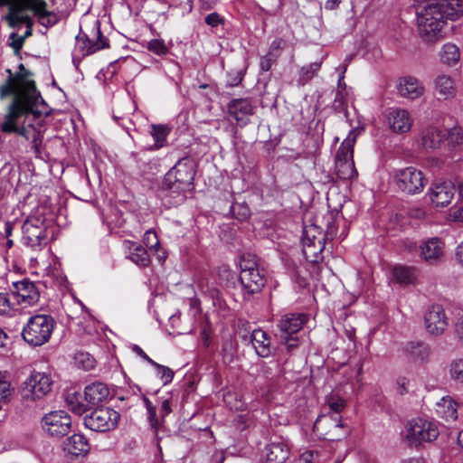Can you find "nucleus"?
I'll use <instances>...</instances> for the list:
<instances>
[{
  "label": "nucleus",
  "instance_id": "nucleus-1",
  "mask_svg": "<svg viewBox=\"0 0 463 463\" xmlns=\"http://www.w3.org/2000/svg\"><path fill=\"white\" fill-rule=\"evenodd\" d=\"M417 14L420 37L427 43H434L445 36L448 21H455L463 15V0L428 3Z\"/></svg>",
  "mask_w": 463,
  "mask_h": 463
},
{
  "label": "nucleus",
  "instance_id": "nucleus-2",
  "mask_svg": "<svg viewBox=\"0 0 463 463\" xmlns=\"http://www.w3.org/2000/svg\"><path fill=\"white\" fill-rule=\"evenodd\" d=\"M5 80L0 84V99L12 97L11 100L19 99L23 103H41L44 100L37 90L35 82L30 79L33 75L27 69L23 72L13 73L10 69Z\"/></svg>",
  "mask_w": 463,
  "mask_h": 463
},
{
  "label": "nucleus",
  "instance_id": "nucleus-3",
  "mask_svg": "<svg viewBox=\"0 0 463 463\" xmlns=\"http://www.w3.org/2000/svg\"><path fill=\"white\" fill-rule=\"evenodd\" d=\"M195 175L194 164L189 159L179 160L176 165L165 175L162 189L169 194H176L179 197L177 203L184 198V193L194 189Z\"/></svg>",
  "mask_w": 463,
  "mask_h": 463
},
{
  "label": "nucleus",
  "instance_id": "nucleus-4",
  "mask_svg": "<svg viewBox=\"0 0 463 463\" xmlns=\"http://www.w3.org/2000/svg\"><path fill=\"white\" fill-rule=\"evenodd\" d=\"M40 103H23L19 99L11 100L5 109L3 121L0 124V131L5 134H17L26 139H29L28 128L19 126L21 118L33 114L39 117L42 112L37 107Z\"/></svg>",
  "mask_w": 463,
  "mask_h": 463
},
{
  "label": "nucleus",
  "instance_id": "nucleus-5",
  "mask_svg": "<svg viewBox=\"0 0 463 463\" xmlns=\"http://www.w3.org/2000/svg\"><path fill=\"white\" fill-rule=\"evenodd\" d=\"M240 281L243 288V298H249L260 293L265 287L266 271L260 267L255 255H243L240 262Z\"/></svg>",
  "mask_w": 463,
  "mask_h": 463
},
{
  "label": "nucleus",
  "instance_id": "nucleus-6",
  "mask_svg": "<svg viewBox=\"0 0 463 463\" xmlns=\"http://www.w3.org/2000/svg\"><path fill=\"white\" fill-rule=\"evenodd\" d=\"M55 326L54 319L48 315L32 317L22 331L24 340L33 346H41L47 343Z\"/></svg>",
  "mask_w": 463,
  "mask_h": 463
},
{
  "label": "nucleus",
  "instance_id": "nucleus-7",
  "mask_svg": "<svg viewBox=\"0 0 463 463\" xmlns=\"http://www.w3.org/2000/svg\"><path fill=\"white\" fill-rule=\"evenodd\" d=\"M439 434L434 423L421 418L413 419L406 425L405 437L411 446L418 447L423 442H431Z\"/></svg>",
  "mask_w": 463,
  "mask_h": 463
},
{
  "label": "nucleus",
  "instance_id": "nucleus-8",
  "mask_svg": "<svg viewBox=\"0 0 463 463\" xmlns=\"http://www.w3.org/2000/svg\"><path fill=\"white\" fill-rule=\"evenodd\" d=\"M52 386L50 375L33 372L21 385V396L23 401H35L47 395Z\"/></svg>",
  "mask_w": 463,
  "mask_h": 463
},
{
  "label": "nucleus",
  "instance_id": "nucleus-9",
  "mask_svg": "<svg viewBox=\"0 0 463 463\" xmlns=\"http://www.w3.org/2000/svg\"><path fill=\"white\" fill-rule=\"evenodd\" d=\"M394 180L398 189L406 194H419L425 185L422 172L412 166L397 170Z\"/></svg>",
  "mask_w": 463,
  "mask_h": 463
},
{
  "label": "nucleus",
  "instance_id": "nucleus-10",
  "mask_svg": "<svg viewBox=\"0 0 463 463\" xmlns=\"http://www.w3.org/2000/svg\"><path fill=\"white\" fill-rule=\"evenodd\" d=\"M119 418V413L115 410L100 407L84 418V424L91 430L104 432L115 429Z\"/></svg>",
  "mask_w": 463,
  "mask_h": 463
},
{
  "label": "nucleus",
  "instance_id": "nucleus-11",
  "mask_svg": "<svg viewBox=\"0 0 463 463\" xmlns=\"http://www.w3.org/2000/svg\"><path fill=\"white\" fill-rule=\"evenodd\" d=\"M42 426L48 435L60 439L70 432L71 419L64 411H54L43 417Z\"/></svg>",
  "mask_w": 463,
  "mask_h": 463
},
{
  "label": "nucleus",
  "instance_id": "nucleus-12",
  "mask_svg": "<svg viewBox=\"0 0 463 463\" xmlns=\"http://www.w3.org/2000/svg\"><path fill=\"white\" fill-rule=\"evenodd\" d=\"M23 238L30 247H37L46 240L47 231L43 216H29L23 224Z\"/></svg>",
  "mask_w": 463,
  "mask_h": 463
},
{
  "label": "nucleus",
  "instance_id": "nucleus-13",
  "mask_svg": "<svg viewBox=\"0 0 463 463\" xmlns=\"http://www.w3.org/2000/svg\"><path fill=\"white\" fill-rule=\"evenodd\" d=\"M12 290L13 300L24 307L35 305L40 298V292L34 283L28 279L14 282Z\"/></svg>",
  "mask_w": 463,
  "mask_h": 463
},
{
  "label": "nucleus",
  "instance_id": "nucleus-14",
  "mask_svg": "<svg viewBox=\"0 0 463 463\" xmlns=\"http://www.w3.org/2000/svg\"><path fill=\"white\" fill-rule=\"evenodd\" d=\"M425 326L429 334L438 336L442 335L448 326V318L440 305H432L424 317Z\"/></svg>",
  "mask_w": 463,
  "mask_h": 463
},
{
  "label": "nucleus",
  "instance_id": "nucleus-15",
  "mask_svg": "<svg viewBox=\"0 0 463 463\" xmlns=\"http://www.w3.org/2000/svg\"><path fill=\"white\" fill-rule=\"evenodd\" d=\"M307 316L305 314H286L279 321L280 338H288V335H296L307 322Z\"/></svg>",
  "mask_w": 463,
  "mask_h": 463
},
{
  "label": "nucleus",
  "instance_id": "nucleus-16",
  "mask_svg": "<svg viewBox=\"0 0 463 463\" xmlns=\"http://www.w3.org/2000/svg\"><path fill=\"white\" fill-rule=\"evenodd\" d=\"M455 186L451 182H438L430 188V200L436 206L444 207L454 197Z\"/></svg>",
  "mask_w": 463,
  "mask_h": 463
},
{
  "label": "nucleus",
  "instance_id": "nucleus-17",
  "mask_svg": "<svg viewBox=\"0 0 463 463\" xmlns=\"http://www.w3.org/2000/svg\"><path fill=\"white\" fill-rule=\"evenodd\" d=\"M444 242L438 237L428 239L420 245L421 258L430 263L438 262L444 254Z\"/></svg>",
  "mask_w": 463,
  "mask_h": 463
},
{
  "label": "nucleus",
  "instance_id": "nucleus-18",
  "mask_svg": "<svg viewBox=\"0 0 463 463\" xmlns=\"http://www.w3.org/2000/svg\"><path fill=\"white\" fill-rule=\"evenodd\" d=\"M63 451L70 457L86 456L90 449L88 439L81 434H73L63 442Z\"/></svg>",
  "mask_w": 463,
  "mask_h": 463
},
{
  "label": "nucleus",
  "instance_id": "nucleus-19",
  "mask_svg": "<svg viewBox=\"0 0 463 463\" xmlns=\"http://www.w3.org/2000/svg\"><path fill=\"white\" fill-rule=\"evenodd\" d=\"M405 356L418 364L428 362L430 355V348L429 345L421 341H411L403 347Z\"/></svg>",
  "mask_w": 463,
  "mask_h": 463
},
{
  "label": "nucleus",
  "instance_id": "nucleus-20",
  "mask_svg": "<svg viewBox=\"0 0 463 463\" xmlns=\"http://www.w3.org/2000/svg\"><path fill=\"white\" fill-rule=\"evenodd\" d=\"M109 396V389L107 384L101 382H95L85 387L84 401L88 407L104 402Z\"/></svg>",
  "mask_w": 463,
  "mask_h": 463
},
{
  "label": "nucleus",
  "instance_id": "nucleus-21",
  "mask_svg": "<svg viewBox=\"0 0 463 463\" xmlns=\"http://www.w3.org/2000/svg\"><path fill=\"white\" fill-rule=\"evenodd\" d=\"M388 122L393 132L402 134L411 129L412 121L407 110L396 109L389 113Z\"/></svg>",
  "mask_w": 463,
  "mask_h": 463
},
{
  "label": "nucleus",
  "instance_id": "nucleus-22",
  "mask_svg": "<svg viewBox=\"0 0 463 463\" xmlns=\"http://www.w3.org/2000/svg\"><path fill=\"white\" fill-rule=\"evenodd\" d=\"M399 93L402 97L415 99L423 95L424 87L415 77L406 76L400 80Z\"/></svg>",
  "mask_w": 463,
  "mask_h": 463
},
{
  "label": "nucleus",
  "instance_id": "nucleus-23",
  "mask_svg": "<svg viewBox=\"0 0 463 463\" xmlns=\"http://www.w3.org/2000/svg\"><path fill=\"white\" fill-rule=\"evenodd\" d=\"M227 109L229 115L237 122L253 114V106L249 99H234L228 103Z\"/></svg>",
  "mask_w": 463,
  "mask_h": 463
},
{
  "label": "nucleus",
  "instance_id": "nucleus-24",
  "mask_svg": "<svg viewBox=\"0 0 463 463\" xmlns=\"http://www.w3.org/2000/svg\"><path fill=\"white\" fill-rule=\"evenodd\" d=\"M289 457V448L283 441H273L266 447L265 463H284Z\"/></svg>",
  "mask_w": 463,
  "mask_h": 463
},
{
  "label": "nucleus",
  "instance_id": "nucleus-25",
  "mask_svg": "<svg viewBox=\"0 0 463 463\" xmlns=\"http://www.w3.org/2000/svg\"><path fill=\"white\" fill-rule=\"evenodd\" d=\"M251 342L256 353L260 357H269L273 353L270 338L266 332L261 329H255L251 333Z\"/></svg>",
  "mask_w": 463,
  "mask_h": 463
},
{
  "label": "nucleus",
  "instance_id": "nucleus-26",
  "mask_svg": "<svg viewBox=\"0 0 463 463\" xmlns=\"http://www.w3.org/2000/svg\"><path fill=\"white\" fill-rule=\"evenodd\" d=\"M446 134L435 127H428L421 132V145L425 149L436 150L445 140Z\"/></svg>",
  "mask_w": 463,
  "mask_h": 463
},
{
  "label": "nucleus",
  "instance_id": "nucleus-27",
  "mask_svg": "<svg viewBox=\"0 0 463 463\" xmlns=\"http://www.w3.org/2000/svg\"><path fill=\"white\" fill-rule=\"evenodd\" d=\"M435 91L440 99H449L456 95L454 80L446 74H439L434 80Z\"/></svg>",
  "mask_w": 463,
  "mask_h": 463
},
{
  "label": "nucleus",
  "instance_id": "nucleus-28",
  "mask_svg": "<svg viewBox=\"0 0 463 463\" xmlns=\"http://www.w3.org/2000/svg\"><path fill=\"white\" fill-rule=\"evenodd\" d=\"M123 245L129 250V259L134 263L141 267H147L150 264V257L142 245L131 241H125Z\"/></svg>",
  "mask_w": 463,
  "mask_h": 463
},
{
  "label": "nucleus",
  "instance_id": "nucleus-29",
  "mask_svg": "<svg viewBox=\"0 0 463 463\" xmlns=\"http://www.w3.org/2000/svg\"><path fill=\"white\" fill-rule=\"evenodd\" d=\"M326 242H321V241H317V243H313V245L307 242L302 243V251L306 260L311 263H319L322 261L324 259L323 251Z\"/></svg>",
  "mask_w": 463,
  "mask_h": 463
},
{
  "label": "nucleus",
  "instance_id": "nucleus-30",
  "mask_svg": "<svg viewBox=\"0 0 463 463\" xmlns=\"http://www.w3.org/2000/svg\"><path fill=\"white\" fill-rule=\"evenodd\" d=\"M65 402L69 409L78 415L83 414L89 409L86 402H82L80 392L76 391H68L65 396Z\"/></svg>",
  "mask_w": 463,
  "mask_h": 463
},
{
  "label": "nucleus",
  "instance_id": "nucleus-31",
  "mask_svg": "<svg viewBox=\"0 0 463 463\" xmlns=\"http://www.w3.org/2000/svg\"><path fill=\"white\" fill-rule=\"evenodd\" d=\"M317 241H321V242L326 241V235L324 234V231L317 224L305 226L301 236V242H307L313 245Z\"/></svg>",
  "mask_w": 463,
  "mask_h": 463
},
{
  "label": "nucleus",
  "instance_id": "nucleus-32",
  "mask_svg": "<svg viewBox=\"0 0 463 463\" xmlns=\"http://www.w3.org/2000/svg\"><path fill=\"white\" fill-rule=\"evenodd\" d=\"M439 58L444 64L449 66L455 65L460 59L459 49L453 43H446L439 52Z\"/></svg>",
  "mask_w": 463,
  "mask_h": 463
},
{
  "label": "nucleus",
  "instance_id": "nucleus-33",
  "mask_svg": "<svg viewBox=\"0 0 463 463\" xmlns=\"http://www.w3.org/2000/svg\"><path fill=\"white\" fill-rule=\"evenodd\" d=\"M335 172L342 180H352L357 176L354 160L335 162Z\"/></svg>",
  "mask_w": 463,
  "mask_h": 463
},
{
  "label": "nucleus",
  "instance_id": "nucleus-34",
  "mask_svg": "<svg viewBox=\"0 0 463 463\" xmlns=\"http://www.w3.org/2000/svg\"><path fill=\"white\" fill-rule=\"evenodd\" d=\"M393 277L402 285L412 284L416 279L414 269L406 266H396L393 269Z\"/></svg>",
  "mask_w": 463,
  "mask_h": 463
},
{
  "label": "nucleus",
  "instance_id": "nucleus-35",
  "mask_svg": "<svg viewBox=\"0 0 463 463\" xmlns=\"http://www.w3.org/2000/svg\"><path fill=\"white\" fill-rule=\"evenodd\" d=\"M354 138L347 137L340 145L336 154L335 162L353 160Z\"/></svg>",
  "mask_w": 463,
  "mask_h": 463
},
{
  "label": "nucleus",
  "instance_id": "nucleus-36",
  "mask_svg": "<svg viewBox=\"0 0 463 463\" xmlns=\"http://www.w3.org/2000/svg\"><path fill=\"white\" fill-rule=\"evenodd\" d=\"M449 373L450 379L457 383H463V358H458L449 364Z\"/></svg>",
  "mask_w": 463,
  "mask_h": 463
},
{
  "label": "nucleus",
  "instance_id": "nucleus-37",
  "mask_svg": "<svg viewBox=\"0 0 463 463\" xmlns=\"http://www.w3.org/2000/svg\"><path fill=\"white\" fill-rule=\"evenodd\" d=\"M14 394V388L12 387L10 382L0 379V410L3 408V404H7L11 402Z\"/></svg>",
  "mask_w": 463,
  "mask_h": 463
},
{
  "label": "nucleus",
  "instance_id": "nucleus-38",
  "mask_svg": "<svg viewBox=\"0 0 463 463\" xmlns=\"http://www.w3.org/2000/svg\"><path fill=\"white\" fill-rule=\"evenodd\" d=\"M245 67L243 65L236 68H230L227 71V85L230 87L238 86L243 79Z\"/></svg>",
  "mask_w": 463,
  "mask_h": 463
},
{
  "label": "nucleus",
  "instance_id": "nucleus-39",
  "mask_svg": "<svg viewBox=\"0 0 463 463\" xmlns=\"http://www.w3.org/2000/svg\"><path fill=\"white\" fill-rule=\"evenodd\" d=\"M443 413L447 420H456L458 419L457 403L450 398L442 399Z\"/></svg>",
  "mask_w": 463,
  "mask_h": 463
},
{
  "label": "nucleus",
  "instance_id": "nucleus-40",
  "mask_svg": "<svg viewBox=\"0 0 463 463\" xmlns=\"http://www.w3.org/2000/svg\"><path fill=\"white\" fill-rule=\"evenodd\" d=\"M322 61L312 62L307 66H303L300 70V79L303 81L310 80L320 70Z\"/></svg>",
  "mask_w": 463,
  "mask_h": 463
},
{
  "label": "nucleus",
  "instance_id": "nucleus-41",
  "mask_svg": "<svg viewBox=\"0 0 463 463\" xmlns=\"http://www.w3.org/2000/svg\"><path fill=\"white\" fill-rule=\"evenodd\" d=\"M75 362L84 370H90L95 367V359L88 353L79 352L75 354Z\"/></svg>",
  "mask_w": 463,
  "mask_h": 463
},
{
  "label": "nucleus",
  "instance_id": "nucleus-42",
  "mask_svg": "<svg viewBox=\"0 0 463 463\" xmlns=\"http://www.w3.org/2000/svg\"><path fill=\"white\" fill-rule=\"evenodd\" d=\"M97 36L98 39L96 42H91L88 39L87 54L94 53L95 52L109 46L107 40L102 36L99 29L97 31Z\"/></svg>",
  "mask_w": 463,
  "mask_h": 463
},
{
  "label": "nucleus",
  "instance_id": "nucleus-43",
  "mask_svg": "<svg viewBox=\"0 0 463 463\" xmlns=\"http://www.w3.org/2000/svg\"><path fill=\"white\" fill-rule=\"evenodd\" d=\"M233 216L239 221H246L250 216V210L246 203H233L231 207Z\"/></svg>",
  "mask_w": 463,
  "mask_h": 463
},
{
  "label": "nucleus",
  "instance_id": "nucleus-44",
  "mask_svg": "<svg viewBox=\"0 0 463 463\" xmlns=\"http://www.w3.org/2000/svg\"><path fill=\"white\" fill-rule=\"evenodd\" d=\"M16 302L13 300L12 294L0 293V314H8L14 309Z\"/></svg>",
  "mask_w": 463,
  "mask_h": 463
},
{
  "label": "nucleus",
  "instance_id": "nucleus-45",
  "mask_svg": "<svg viewBox=\"0 0 463 463\" xmlns=\"http://www.w3.org/2000/svg\"><path fill=\"white\" fill-rule=\"evenodd\" d=\"M28 128H33V133L32 136V147L36 155V156H41V146L43 144V134L40 128H33V125L29 124Z\"/></svg>",
  "mask_w": 463,
  "mask_h": 463
},
{
  "label": "nucleus",
  "instance_id": "nucleus-46",
  "mask_svg": "<svg viewBox=\"0 0 463 463\" xmlns=\"http://www.w3.org/2000/svg\"><path fill=\"white\" fill-rule=\"evenodd\" d=\"M144 402L147 410L150 425L152 428L156 430L160 425L159 420L156 417V409L152 405L151 402L146 397L144 398Z\"/></svg>",
  "mask_w": 463,
  "mask_h": 463
},
{
  "label": "nucleus",
  "instance_id": "nucleus-47",
  "mask_svg": "<svg viewBox=\"0 0 463 463\" xmlns=\"http://www.w3.org/2000/svg\"><path fill=\"white\" fill-rule=\"evenodd\" d=\"M152 365L158 371V373L160 374V378L164 382V384H167L170 382H172L175 375L172 369L165 365H161L156 362H154Z\"/></svg>",
  "mask_w": 463,
  "mask_h": 463
},
{
  "label": "nucleus",
  "instance_id": "nucleus-48",
  "mask_svg": "<svg viewBox=\"0 0 463 463\" xmlns=\"http://www.w3.org/2000/svg\"><path fill=\"white\" fill-rule=\"evenodd\" d=\"M147 49L157 55H164L168 52L164 41L159 39H153L148 42Z\"/></svg>",
  "mask_w": 463,
  "mask_h": 463
},
{
  "label": "nucleus",
  "instance_id": "nucleus-49",
  "mask_svg": "<svg viewBox=\"0 0 463 463\" xmlns=\"http://www.w3.org/2000/svg\"><path fill=\"white\" fill-rule=\"evenodd\" d=\"M168 134L167 128L163 125H152L151 135L158 144V146H162V142L165 139Z\"/></svg>",
  "mask_w": 463,
  "mask_h": 463
},
{
  "label": "nucleus",
  "instance_id": "nucleus-50",
  "mask_svg": "<svg viewBox=\"0 0 463 463\" xmlns=\"http://www.w3.org/2000/svg\"><path fill=\"white\" fill-rule=\"evenodd\" d=\"M448 139L454 146L463 144V129L460 127H454L448 132Z\"/></svg>",
  "mask_w": 463,
  "mask_h": 463
},
{
  "label": "nucleus",
  "instance_id": "nucleus-51",
  "mask_svg": "<svg viewBox=\"0 0 463 463\" xmlns=\"http://www.w3.org/2000/svg\"><path fill=\"white\" fill-rule=\"evenodd\" d=\"M9 46L14 51L16 54H19L25 41L24 37L19 35L17 33H12L9 35Z\"/></svg>",
  "mask_w": 463,
  "mask_h": 463
},
{
  "label": "nucleus",
  "instance_id": "nucleus-52",
  "mask_svg": "<svg viewBox=\"0 0 463 463\" xmlns=\"http://www.w3.org/2000/svg\"><path fill=\"white\" fill-rule=\"evenodd\" d=\"M325 218L326 220V230L324 234L326 235V240H333L337 231L335 225V217L333 213H327Z\"/></svg>",
  "mask_w": 463,
  "mask_h": 463
},
{
  "label": "nucleus",
  "instance_id": "nucleus-53",
  "mask_svg": "<svg viewBox=\"0 0 463 463\" xmlns=\"http://www.w3.org/2000/svg\"><path fill=\"white\" fill-rule=\"evenodd\" d=\"M286 46H287L286 40H284L282 38H277L271 43L269 51L280 57V55H281L283 50L286 48Z\"/></svg>",
  "mask_w": 463,
  "mask_h": 463
},
{
  "label": "nucleus",
  "instance_id": "nucleus-54",
  "mask_svg": "<svg viewBox=\"0 0 463 463\" xmlns=\"http://www.w3.org/2000/svg\"><path fill=\"white\" fill-rule=\"evenodd\" d=\"M144 243L150 249L157 247L159 245V241L156 233L151 230L146 231L144 235Z\"/></svg>",
  "mask_w": 463,
  "mask_h": 463
},
{
  "label": "nucleus",
  "instance_id": "nucleus-55",
  "mask_svg": "<svg viewBox=\"0 0 463 463\" xmlns=\"http://www.w3.org/2000/svg\"><path fill=\"white\" fill-rule=\"evenodd\" d=\"M298 463H318V453L316 451H306L298 458Z\"/></svg>",
  "mask_w": 463,
  "mask_h": 463
},
{
  "label": "nucleus",
  "instance_id": "nucleus-56",
  "mask_svg": "<svg viewBox=\"0 0 463 463\" xmlns=\"http://www.w3.org/2000/svg\"><path fill=\"white\" fill-rule=\"evenodd\" d=\"M328 405L331 411H333L335 413H338L342 411L343 409L345 408V401L341 398H332L328 401Z\"/></svg>",
  "mask_w": 463,
  "mask_h": 463
},
{
  "label": "nucleus",
  "instance_id": "nucleus-57",
  "mask_svg": "<svg viewBox=\"0 0 463 463\" xmlns=\"http://www.w3.org/2000/svg\"><path fill=\"white\" fill-rule=\"evenodd\" d=\"M222 22V16L217 13H211L205 17V23L212 26L215 27Z\"/></svg>",
  "mask_w": 463,
  "mask_h": 463
},
{
  "label": "nucleus",
  "instance_id": "nucleus-58",
  "mask_svg": "<svg viewBox=\"0 0 463 463\" xmlns=\"http://www.w3.org/2000/svg\"><path fill=\"white\" fill-rule=\"evenodd\" d=\"M281 340L287 345L288 349L291 350L298 345V337L297 335H288V338H281Z\"/></svg>",
  "mask_w": 463,
  "mask_h": 463
},
{
  "label": "nucleus",
  "instance_id": "nucleus-59",
  "mask_svg": "<svg viewBox=\"0 0 463 463\" xmlns=\"http://www.w3.org/2000/svg\"><path fill=\"white\" fill-rule=\"evenodd\" d=\"M132 350L133 352H135L137 355H139L142 359H144L145 361H146L147 363H149L151 365L153 364V363L155 362L154 360H152L144 351L143 349L138 346L137 345H134L132 346Z\"/></svg>",
  "mask_w": 463,
  "mask_h": 463
},
{
  "label": "nucleus",
  "instance_id": "nucleus-60",
  "mask_svg": "<svg viewBox=\"0 0 463 463\" xmlns=\"http://www.w3.org/2000/svg\"><path fill=\"white\" fill-rule=\"evenodd\" d=\"M208 294L213 300V305L221 303V292L216 288H208Z\"/></svg>",
  "mask_w": 463,
  "mask_h": 463
},
{
  "label": "nucleus",
  "instance_id": "nucleus-61",
  "mask_svg": "<svg viewBox=\"0 0 463 463\" xmlns=\"http://www.w3.org/2000/svg\"><path fill=\"white\" fill-rule=\"evenodd\" d=\"M455 332L458 340L463 342V317L458 320L455 326Z\"/></svg>",
  "mask_w": 463,
  "mask_h": 463
},
{
  "label": "nucleus",
  "instance_id": "nucleus-62",
  "mask_svg": "<svg viewBox=\"0 0 463 463\" xmlns=\"http://www.w3.org/2000/svg\"><path fill=\"white\" fill-rule=\"evenodd\" d=\"M274 64H275L274 62L269 61V59L266 58L265 56L261 57V59H260V69L263 71H269Z\"/></svg>",
  "mask_w": 463,
  "mask_h": 463
},
{
  "label": "nucleus",
  "instance_id": "nucleus-63",
  "mask_svg": "<svg viewBox=\"0 0 463 463\" xmlns=\"http://www.w3.org/2000/svg\"><path fill=\"white\" fill-rule=\"evenodd\" d=\"M171 411L172 410L170 407L169 400L163 401L162 405H161V410H160L161 417L162 418L165 417L166 415H168L171 412Z\"/></svg>",
  "mask_w": 463,
  "mask_h": 463
},
{
  "label": "nucleus",
  "instance_id": "nucleus-64",
  "mask_svg": "<svg viewBox=\"0 0 463 463\" xmlns=\"http://www.w3.org/2000/svg\"><path fill=\"white\" fill-rule=\"evenodd\" d=\"M453 218L458 222H463V206L455 209L452 213Z\"/></svg>",
  "mask_w": 463,
  "mask_h": 463
}]
</instances>
